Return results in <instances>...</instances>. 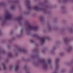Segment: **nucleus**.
<instances>
[{
  "mask_svg": "<svg viewBox=\"0 0 73 73\" xmlns=\"http://www.w3.org/2000/svg\"><path fill=\"white\" fill-rule=\"evenodd\" d=\"M0 70H1V68L0 67Z\"/></svg>",
  "mask_w": 73,
  "mask_h": 73,
  "instance_id": "obj_32",
  "label": "nucleus"
},
{
  "mask_svg": "<svg viewBox=\"0 0 73 73\" xmlns=\"http://www.w3.org/2000/svg\"><path fill=\"white\" fill-rule=\"evenodd\" d=\"M62 12L63 13H65V12H66V11L63 10Z\"/></svg>",
  "mask_w": 73,
  "mask_h": 73,
  "instance_id": "obj_25",
  "label": "nucleus"
},
{
  "mask_svg": "<svg viewBox=\"0 0 73 73\" xmlns=\"http://www.w3.org/2000/svg\"><path fill=\"white\" fill-rule=\"evenodd\" d=\"M59 54L60 56H63V55L64 54V53L63 52H61Z\"/></svg>",
  "mask_w": 73,
  "mask_h": 73,
  "instance_id": "obj_20",
  "label": "nucleus"
},
{
  "mask_svg": "<svg viewBox=\"0 0 73 73\" xmlns=\"http://www.w3.org/2000/svg\"><path fill=\"white\" fill-rule=\"evenodd\" d=\"M1 5V4H0V5Z\"/></svg>",
  "mask_w": 73,
  "mask_h": 73,
  "instance_id": "obj_36",
  "label": "nucleus"
},
{
  "mask_svg": "<svg viewBox=\"0 0 73 73\" xmlns=\"http://www.w3.org/2000/svg\"><path fill=\"white\" fill-rule=\"evenodd\" d=\"M30 42H34V41L33 40H31Z\"/></svg>",
  "mask_w": 73,
  "mask_h": 73,
  "instance_id": "obj_24",
  "label": "nucleus"
},
{
  "mask_svg": "<svg viewBox=\"0 0 73 73\" xmlns=\"http://www.w3.org/2000/svg\"><path fill=\"white\" fill-rule=\"evenodd\" d=\"M8 56L10 57H12V54L11 53H9L8 54Z\"/></svg>",
  "mask_w": 73,
  "mask_h": 73,
  "instance_id": "obj_14",
  "label": "nucleus"
},
{
  "mask_svg": "<svg viewBox=\"0 0 73 73\" xmlns=\"http://www.w3.org/2000/svg\"><path fill=\"white\" fill-rule=\"evenodd\" d=\"M53 49H54V47L53 48Z\"/></svg>",
  "mask_w": 73,
  "mask_h": 73,
  "instance_id": "obj_37",
  "label": "nucleus"
},
{
  "mask_svg": "<svg viewBox=\"0 0 73 73\" xmlns=\"http://www.w3.org/2000/svg\"><path fill=\"white\" fill-rule=\"evenodd\" d=\"M4 23H2V25H3V24H4Z\"/></svg>",
  "mask_w": 73,
  "mask_h": 73,
  "instance_id": "obj_31",
  "label": "nucleus"
},
{
  "mask_svg": "<svg viewBox=\"0 0 73 73\" xmlns=\"http://www.w3.org/2000/svg\"><path fill=\"white\" fill-rule=\"evenodd\" d=\"M64 42L65 44H66V43L67 42H68V39H64Z\"/></svg>",
  "mask_w": 73,
  "mask_h": 73,
  "instance_id": "obj_17",
  "label": "nucleus"
},
{
  "mask_svg": "<svg viewBox=\"0 0 73 73\" xmlns=\"http://www.w3.org/2000/svg\"><path fill=\"white\" fill-rule=\"evenodd\" d=\"M65 69H62L60 71V73H64V72H65Z\"/></svg>",
  "mask_w": 73,
  "mask_h": 73,
  "instance_id": "obj_16",
  "label": "nucleus"
},
{
  "mask_svg": "<svg viewBox=\"0 0 73 73\" xmlns=\"http://www.w3.org/2000/svg\"><path fill=\"white\" fill-rule=\"evenodd\" d=\"M15 20H17L18 21H20L21 20V19H22V18L21 17H17L15 18Z\"/></svg>",
  "mask_w": 73,
  "mask_h": 73,
  "instance_id": "obj_10",
  "label": "nucleus"
},
{
  "mask_svg": "<svg viewBox=\"0 0 73 73\" xmlns=\"http://www.w3.org/2000/svg\"><path fill=\"white\" fill-rule=\"evenodd\" d=\"M15 6H12L11 7V9H15Z\"/></svg>",
  "mask_w": 73,
  "mask_h": 73,
  "instance_id": "obj_19",
  "label": "nucleus"
},
{
  "mask_svg": "<svg viewBox=\"0 0 73 73\" xmlns=\"http://www.w3.org/2000/svg\"><path fill=\"white\" fill-rule=\"evenodd\" d=\"M68 31L69 32H70L71 33H72V32H73V29H68Z\"/></svg>",
  "mask_w": 73,
  "mask_h": 73,
  "instance_id": "obj_13",
  "label": "nucleus"
},
{
  "mask_svg": "<svg viewBox=\"0 0 73 73\" xmlns=\"http://www.w3.org/2000/svg\"><path fill=\"white\" fill-rule=\"evenodd\" d=\"M5 17L6 20H10L12 18L11 15L9 13H7L5 15Z\"/></svg>",
  "mask_w": 73,
  "mask_h": 73,
  "instance_id": "obj_3",
  "label": "nucleus"
},
{
  "mask_svg": "<svg viewBox=\"0 0 73 73\" xmlns=\"http://www.w3.org/2000/svg\"><path fill=\"white\" fill-rule=\"evenodd\" d=\"M25 25L28 28V30H29V31H30L31 30L35 31V30H37L38 29V27H33L32 26L29 25L27 22H26L25 24Z\"/></svg>",
  "mask_w": 73,
  "mask_h": 73,
  "instance_id": "obj_1",
  "label": "nucleus"
},
{
  "mask_svg": "<svg viewBox=\"0 0 73 73\" xmlns=\"http://www.w3.org/2000/svg\"><path fill=\"white\" fill-rule=\"evenodd\" d=\"M18 52H23L24 53H25L27 52V51L25 50L24 49H22L21 48H19L18 49Z\"/></svg>",
  "mask_w": 73,
  "mask_h": 73,
  "instance_id": "obj_6",
  "label": "nucleus"
},
{
  "mask_svg": "<svg viewBox=\"0 0 73 73\" xmlns=\"http://www.w3.org/2000/svg\"><path fill=\"white\" fill-rule=\"evenodd\" d=\"M40 62L41 63H43V68L44 70H47L48 69V64L45 62V60H40Z\"/></svg>",
  "mask_w": 73,
  "mask_h": 73,
  "instance_id": "obj_2",
  "label": "nucleus"
},
{
  "mask_svg": "<svg viewBox=\"0 0 73 73\" xmlns=\"http://www.w3.org/2000/svg\"><path fill=\"white\" fill-rule=\"evenodd\" d=\"M37 64H36V65H35V66H37Z\"/></svg>",
  "mask_w": 73,
  "mask_h": 73,
  "instance_id": "obj_30",
  "label": "nucleus"
},
{
  "mask_svg": "<svg viewBox=\"0 0 73 73\" xmlns=\"http://www.w3.org/2000/svg\"><path fill=\"white\" fill-rule=\"evenodd\" d=\"M23 29H22L21 30L20 32V35H17V37H20L21 35H22V33H23Z\"/></svg>",
  "mask_w": 73,
  "mask_h": 73,
  "instance_id": "obj_11",
  "label": "nucleus"
},
{
  "mask_svg": "<svg viewBox=\"0 0 73 73\" xmlns=\"http://www.w3.org/2000/svg\"><path fill=\"white\" fill-rule=\"evenodd\" d=\"M13 69V66H9V69L10 70H11Z\"/></svg>",
  "mask_w": 73,
  "mask_h": 73,
  "instance_id": "obj_15",
  "label": "nucleus"
},
{
  "mask_svg": "<svg viewBox=\"0 0 73 73\" xmlns=\"http://www.w3.org/2000/svg\"><path fill=\"white\" fill-rule=\"evenodd\" d=\"M34 37H37V34H35L34 35Z\"/></svg>",
  "mask_w": 73,
  "mask_h": 73,
  "instance_id": "obj_26",
  "label": "nucleus"
},
{
  "mask_svg": "<svg viewBox=\"0 0 73 73\" xmlns=\"http://www.w3.org/2000/svg\"><path fill=\"white\" fill-rule=\"evenodd\" d=\"M53 73H57V71H55Z\"/></svg>",
  "mask_w": 73,
  "mask_h": 73,
  "instance_id": "obj_28",
  "label": "nucleus"
},
{
  "mask_svg": "<svg viewBox=\"0 0 73 73\" xmlns=\"http://www.w3.org/2000/svg\"><path fill=\"white\" fill-rule=\"evenodd\" d=\"M72 47L71 46H70L66 49V50L68 52H70L72 51Z\"/></svg>",
  "mask_w": 73,
  "mask_h": 73,
  "instance_id": "obj_7",
  "label": "nucleus"
},
{
  "mask_svg": "<svg viewBox=\"0 0 73 73\" xmlns=\"http://www.w3.org/2000/svg\"><path fill=\"white\" fill-rule=\"evenodd\" d=\"M54 52V51L53 50H52L51 51V53H53V52Z\"/></svg>",
  "mask_w": 73,
  "mask_h": 73,
  "instance_id": "obj_27",
  "label": "nucleus"
},
{
  "mask_svg": "<svg viewBox=\"0 0 73 73\" xmlns=\"http://www.w3.org/2000/svg\"><path fill=\"white\" fill-rule=\"evenodd\" d=\"M1 65L4 70H5L7 69V67L5 66V64L4 63H2Z\"/></svg>",
  "mask_w": 73,
  "mask_h": 73,
  "instance_id": "obj_8",
  "label": "nucleus"
},
{
  "mask_svg": "<svg viewBox=\"0 0 73 73\" xmlns=\"http://www.w3.org/2000/svg\"><path fill=\"white\" fill-rule=\"evenodd\" d=\"M33 9H34V10L36 11H39V10H40V9H39V8L38 7H37V6L34 7L33 8Z\"/></svg>",
  "mask_w": 73,
  "mask_h": 73,
  "instance_id": "obj_9",
  "label": "nucleus"
},
{
  "mask_svg": "<svg viewBox=\"0 0 73 73\" xmlns=\"http://www.w3.org/2000/svg\"><path fill=\"white\" fill-rule=\"evenodd\" d=\"M19 66L18 65H16L15 67V70L16 71L19 70Z\"/></svg>",
  "mask_w": 73,
  "mask_h": 73,
  "instance_id": "obj_12",
  "label": "nucleus"
},
{
  "mask_svg": "<svg viewBox=\"0 0 73 73\" xmlns=\"http://www.w3.org/2000/svg\"><path fill=\"white\" fill-rule=\"evenodd\" d=\"M48 64H50V62H51V60H50V59H48Z\"/></svg>",
  "mask_w": 73,
  "mask_h": 73,
  "instance_id": "obj_18",
  "label": "nucleus"
},
{
  "mask_svg": "<svg viewBox=\"0 0 73 73\" xmlns=\"http://www.w3.org/2000/svg\"><path fill=\"white\" fill-rule=\"evenodd\" d=\"M46 39H47V40H49V38L48 37H46L42 38L41 39V43H42V44H43V43H44V42H45V41Z\"/></svg>",
  "mask_w": 73,
  "mask_h": 73,
  "instance_id": "obj_5",
  "label": "nucleus"
},
{
  "mask_svg": "<svg viewBox=\"0 0 73 73\" xmlns=\"http://www.w3.org/2000/svg\"><path fill=\"white\" fill-rule=\"evenodd\" d=\"M40 20H42L43 19V17H40Z\"/></svg>",
  "mask_w": 73,
  "mask_h": 73,
  "instance_id": "obj_23",
  "label": "nucleus"
},
{
  "mask_svg": "<svg viewBox=\"0 0 73 73\" xmlns=\"http://www.w3.org/2000/svg\"><path fill=\"white\" fill-rule=\"evenodd\" d=\"M5 53V51H1L0 50V53Z\"/></svg>",
  "mask_w": 73,
  "mask_h": 73,
  "instance_id": "obj_22",
  "label": "nucleus"
},
{
  "mask_svg": "<svg viewBox=\"0 0 73 73\" xmlns=\"http://www.w3.org/2000/svg\"><path fill=\"white\" fill-rule=\"evenodd\" d=\"M47 1H45V2H46Z\"/></svg>",
  "mask_w": 73,
  "mask_h": 73,
  "instance_id": "obj_34",
  "label": "nucleus"
},
{
  "mask_svg": "<svg viewBox=\"0 0 73 73\" xmlns=\"http://www.w3.org/2000/svg\"><path fill=\"white\" fill-rule=\"evenodd\" d=\"M1 31H0V34H1Z\"/></svg>",
  "mask_w": 73,
  "mask_h": 73,
  "instance_id": "obj_33",
  "label": "nucleus"
},
{
  "mask_svg": "<svg viewBox=\"0 0 73 73\" xmlns=\"http://www.w3.org/2000/svg\"><path fill=\"white\" fill-rule=\"evenodd\" d=\"M28 5L29 4V3L27 4Z\"/></svg>",
  "mask_w": 73,
  "mask_h": 73,
  "instance_id": "obj_35",
  "label": "nucleus"
},
{
  "mask_svg": "<svg viewBox=\"0 0 73 73\" xmlns=\"http://www.w3.org/2000/svg\"><path fill=\"white\" fill-rule=\"evenodd\" d=\"M48 29L49 31H50V30H51V27H50V26H48Z\"/></svg>",
  "mask_w": 73,
  "mask_h": 73,
  "instance_id": "obj_21",
  "label": "nucleus"
},
{
  "mask_svg": "<svg viewBox=\"0 0 73 73\" xmlns=\"http://www.w3.org/2000/svg\"><path fill=\"white\" fill-rule=\"evenodd\" d=\"M59 60H60V59L58 58H57L55 60V64L56 66V69H58V67H59V65H58V64Z\"/></svg>",
  "mask_w": 73,
  "mask_h": 73,
  "instance_id": "obj_4",
  "label": "nucleus"
},
{
  "mask_svg": "<svg viewBox=\"0 0 73 73\" xmlns=\"http://www.w3.org/2000/svg\"><path fill=\"white\" fill-rule=\"evenodd\" d=\"M27 7L29 8H30V6H27Z\"/></svg>",
  "mask_w": 73,
  "mask_h": 73,
  "instance_id": "obj_29",
  "label": "nucleus"
}]
</instances>
